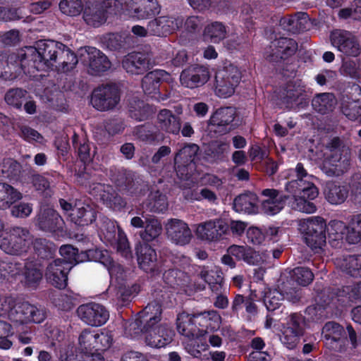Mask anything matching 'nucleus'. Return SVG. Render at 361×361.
<instances>
[{"label":"nucleus","instance_id":"obj_1","mask_svg":"<svg viewBox=\"0 0 361 361\" xmlns=\"http://www.w3.org/2000/svg\"><path fill=\"white\" fill-rule=\"evenodd\" d=\"M294 171L297 179L288 181L285 185V190L291 197L276 189L262 191L261 209L263 213L269 216L277 214L283 209L287 200L289 207L295 211L305 214L316 212L317 206L313 201L319 195V189L313 181L314 176L309 175L301 163L296 165Z\"/></svg>","mask_w":361,"mask_h":361},{"label":"nucleus","instance_id":"obj_2","mask_svg":"<svg viewBox=\"0 0 361 361\" xmlns=\"http://www.w3.org/2000/svg\"><path fill=\"white\" fill-rule=\"evenodd\" d=\"M20 63L25 74L35 76V72L56 68L59 73H68L78 62L76 55L65 44L54 40H40L35 46L22 49Z\"/></svg>","mask_w":361,"mask_h":361},{"label":"nucleus","instance_id":"obj_3","mask_svg":"<svg viewBox=\"0 0 361 361\" xmlns=\"http://www.w3.org/2000/svg\"><path fill=\"white\" fill-rule=\"evenodd\" d=\"M298 230L303 234L307 245L319 253L325 247L326 238L332 247H341L346 241L349 226L338 219L326 224L324 218L317 216L300 220Z\"/></svg>","mask_w":361,"mask_h":361},{"label":"nucleus","instance_id":"obj_4","mask_svg":"<svg viewBox=\"0 0 361 361\" xmlns=\"http://www.w3.org/2000/svg\"><path fill=\"white\" fill-rule=\"evenodd\" d=\"M59 252L66 264L72 267L79 263L88 261L98 262L107 269L110 276L111 286L118 288V294L123 301L128 300L132 294L130 290L126 288L125 283L126 274L123 267L113 261L109 252L106 250L88 249L78 252V250L71 245H63L59 249Z\"/></svg>","mask_w":361,"mask_h":361},{"label":"nucleus","instance_id":"obj_5","mask_svg":"<svg viewBox=\"0 0 361 361\" xmlns=\"http://www.w3.org/2000/svg\"><path fill=\"white\" fill-rule=\"evenodd\" d=\"M0 317L7 318L13 326H19L27 324H41L47 315L40 306L10 296H0Z\"/></svg>","mask_w":361,"mask_h":361},{"label":"nucleus","instance_id":"obj_6","mask_svg":"<svg viewBox=\"0 0 361 361\" xmlns=\"http://www.w3.org/2000/svg\"><path fill=\"white\" fill-rule=\"evenodd\" d=\"M317 156L322 161L320 169L327 176H340L350 168L349 149L338 137L329 140L324 152Z\"/></svg>","mask_w":361,"mask_h":361},{"label":"nucleus","instance_id":"obj_7","mask_svg":"<svg viewBox=\"0 0 361 361\" xmlns=\"http://www.w3.org/2000/svg\"><path fill=\"white\" fill-rule=\"evenodd\" d=\"M96 173L85 171L77 174L76 181L88 190L90 194L99 200L106 207L120 211L126 205V201L109 185L102 184Z\"/></svg>","mask_w":361,"mask_h":361},{"label":"nucleus","instance_id":"obj_8","mask_svg":"<svg viewBox=\"0 0 361 361\" xmlns=\"http://www.w3.org/2000/svg\"><path fill=\"white\" fill-rule=\"evenodd\" d=\"M199 146L194 143L185 144L175 154L174 168L178 178L185 183L180 185L183 190L191 188L197 183L195 159Z\"/></svg>","mask_w":361,"mask_h":361},{"label":"nucleus","instance_id":"obj_9","mask_svg":"<svg viewBox=\"0 0 361 361\" xmlns=\"http://www.w3.org/2000/svg\"><path fill=\"white\" fill-rule=\"evenodd\" d=\"M32 235L21 226H13L0 235V249L11 255L21 256L31 249Z\"/></svg>","mask_w":361,"mask_h":361},{"label":"nucleus","instance_id":"obj_10","mask_svg":"<svg viewBox=\"0 0 361 361\" xmlns=\"http://www.w3.org/2000/svg\"><path fill=\"white\" fill-rule=\"evenodd\" d=\"M122 9V5L118 0L94 2L85 8L83 19L88 25L98 27L106 22L108 14L119 13Z\"/></svg>","mask_w":361,"mask_h":361},{"label":"nucleus","instance_id":"obj_11","mask_svg":"<svg viewBox=\"0 0 361 361\" xmlns=\"http://www.w3.org/2000/svg\"><path fill=\"white\" fill-rule=\"evenodd\" d=\"M238 126L236 109L233 106L220 107L214 111L209 121L208 130L216 136L223 135Z\"/></svg>","mask_w":361,"mask_h":361},{"label":"nucleus","instance_id":"obj_12","mask_svg":"<svg viewBox=\"0 0 361 361\" xmlns=\"http://www.w3.org/2000/svg\"><path fill=\"white\" fill-rule=\"evenodd\" d=\"M241 80L239 68L229 64L219 70L215 76V94L220 98H228L233 94Z\"/></svg>","mask_w":361,"mask_h":361},{"label":"nucleus","instance_id":"obj_13","mask_svg":"<svg viewBox=\"0 0 361 361\" xmlns=\"http://www.w3.org/2000/svg\"><path fill=\"white\" fill-rule=\"evenodd\" d=\"M37 226L44 232L51 233L56 240L68 236L64 221L56 210L50 207H42L37 216Z\"/></svg>","mask_w":361,"mask_h":361},{"label":"nucleus","instance_id":"obj_14","mask_svg":"<svg viewBox=\"0 0 361 361\" xmlns=\"http://www.w3.org/2000/svg\"><path fill=\"white\" fill-rule=\"evenodd\" d=\"M331 45L348 57H357L361 54V45L352 32L343 30H335L330 34Z\"/></svg>","mask_w":361,"mask_h":361},{"label":"nucleus","instance_id":"obj_15","mask_svg":"<svg viewBox=\"0 0 361 361\" xmlns=\"http://www.w3.org/2000/svg\"><path fill=\"white\" fill-rule=\"evenodd\" d=\"M80 54L82 62L87 67L88 73L92 75H98L111 68V63L108 57L95 47L82 48Z\"/></svg>","mask_w":361,"mask_h":361},{"label":"nucleus","instance_id":"obj_16","mask_svg":"<svg viewBox=\"0 0 361 361\" xmlns=\"http://www.w3.org/2000/svg\"><path fill=\"white\" fill-rule=\"evenodd\" d=\"M123 9L129 17L137 20H146L158 15L161 6L157 0H125Z\"/></svg>","mask_w":361,"mask_h":361},{"label":"nucleus","instance_id":"obj_17","mask_svg":"<svg viewBox=\"0 0 361 361\" xmlns=\"http://www.w3.org/2000/svg\"><path fill=\"white\" fill-rule=\"evenodd\" d=\"M76 312L82 322L93 327L103 326L109 319V312L106 307L96 302L80 305Z\"/></svg>","mask_w":361,"mask_h":361},{"label":"nucleus","instance_id":"obj_18","mask_svg":"<svg viewBox=\"0 0 361 361\" xmlns=\"http://www.w3.org/2000/svg\"><path fill=\"white\" fill-rule=\"evenodd\" d=\"M118 90L114 85H106L96 88L91 97L92 106L98 111L113 109L119 102Z\"/></svg>","mask_w":361,"mask_h":361},{"label":"nucleus","instance_id":"obj_19","mask_svg":"<svg viewBox=\"0 0 361 361\" xmlns=\"http://www.w3.org/2000/svg\"><path fill=\"white\" fill-rule=\"evenodd\" d=\"M228 225L222 219H210L196 226L197 238L208 243L219 241L227 233Z\"/></svg>","mask_w":361,"mask_h":361},{"label":"nucleus","instance_id":"obj_20","mask_svg":"<svg viewBox=\"0 0 361 361\" xmlns=\"http://www.w3.org/2000/svg\"><path fill=\"white\" fill-rule=\"evenodd\" d=\"M183 23L182 17L177 15L161 16L149 21L147 27L151 36L165 37L181 27Z\"/></svg>","mask_w":361,"mask_h":361},{"label":"nucleus","instance_id":"obj_21","mask_svg":"<svg viewBox=\"0 0 361 361\" xmlns=\"http://www.w3.org/2000/svg\"><path fill=\"white\" fill-rule=\"evenodd\" d=\"M336 302L335 296L332 295L330 298V295L326 291L318 293L315 298V304L306 308V318L312 322H318L326 317L329 314L332 313Z\"/></svg>","mask_w":361,"mask_h":361},{"label":"nucleus","instance_id":"obj_22","mask_svg":"<svg viewBox=\"0 0 361 361\" xmlns=\"http://www.w3.org/2000/svg\"><path fill=\"white\" fill-rule=\"evenodd\" d=\"M283 95L282 102L288 109L296 110L307 103L305 85L299 80L289 82Z\"/></svg>","mask_w":361,"mask_h":361},{"label":"nucleus","instance_id":"obj_23","mask_svg":"<svg viewBox=\"0 0 361 361\" xmlns=\"http://www.w3.org/2000/svg\"><path fill=\"white\" fill-rule=\"evenodd\" d=\"M110 178L121 190H126L129 195L139 197L145 193L146 185L135 173L119 171L117 178L110 175Z\"/></svg>","mask_w":361,"mask_h":361},{"label":"nucleus","instance_id":"obj_24","mask_svg":"<svg viewBox=\"0 0 361 361\" xmlns=\"http://www.w3.org/2000/svg\"><path fill=\"white\" fill-rule=\"evenodd\" d=\"M165 229L168 239L176 245H186L192 238L188 224L181 219H169L165 224Z\"/></svg>","mask_w":361,"mask_h":361},{"label":"nucleus","instance_id":"obj_25","mask_svg":"<svg viewBox=\"0 0 361 361\" xmlns=\"http://www.w3.org/2000/svg\"><path fill=\"white\" fill-rule=\"evenodd\" d=\"M324 345L329 350L342 351L348 342L346 331L342 326L335 322H327L322 329Z\"/></svg>","mask_w":361,"mask_h":361},{"label":"nucleus","instance_id":"obj_26","mask_svg":"<svg viewBox=\"0 0 361 361\" xmlns=\"http://www.w3.org/2000/svg\"><path fill=\"white\" fill-rule=\"evenodd\" d=\"M173 336L174 331L166 324H160L145 330V343L151 348H164L173 341Z\"/></svg>","mask_w":361,"mask_h":361},{"label":"nucleus","instance_id":"obj_27","mask_svg":"<svg viewBox=\"0 0 361 361\" xmlns=\"http://www.w3.org/2000/svg\"><path fill=\"white\" fill-rule=\"evenodd\" d=\"M302 318L300 314L296 313L291 314L288 317L286 322V327L280 337L281 343L288 349L295 348L300 341V337L302 334Z\"/></svg>","mask_w":361,"mask_h":361},{"label":"nucleus","instance_id":"obj_28","mask_svg":"<svg viewBox=\"0 0 361 361\" xmlns=\"http://www.w3.org/2000/svg\"><path fill=\"white\" fill-rule=\"evenodd\" d=\"M72 266L66 264L61 259H57L49 264L45 276L47 280L58 288H63L67 286L68 274Z\"/></svg>","mask_w":361,"mask_h":361},{"label":"nucleus","instance_id":"obj_29","mask_svg":"<svg viewBox=\"0 0 361 361\" xmlns=\"http://www.w3.org/2000/svg\"><path fill=\"white\" fill-rule=\"evenodd\" d=\"M209 78V72L207 67L195 66L183 70L180 80L183 86L192 89L204 85Z\"/></svg>","mask_w":361,"mask_h":361},{"label":"nucleus","instance_id":"obj_30","mask_svg":"<svg viewBox=\"0 0 361 361\" xmlns=\"http://www.w3.org/2000/svg\"><path fill=\"white\" fill-rule=\"evenodd\" d=\"M149 56L142 52H132L126 55L122 61V66L132 75H140L149 67Z\"/></svg>","mask_w":361,"mask_h":361},{"label":"nucleus","instance_id":"obj_31","mask_svg":"<svg viewBox=\"0 0 361 361\" xmlns=\"http://www.w3.org/2000/svg\"><path fill=\"white\" fill-rule=\"evenodd\" d=\"M70 220L76 225L86 226L92 224L96 219V212L92 205L81 200L76 201Z\"/></svg>","mask_w":361,"mask_h":361},{"label":"nucleus","instance_id":"obj_32","mask_svg":"<svg viewBox=\"0 0 361 361\" xmlns=\"http://www.w3.org/2000/svg\"><path fill=\"white\" fill-rule=\"evenodd\" d=\"M196 322L199 326L200 336H204L220 328L221 317L216 311L210 310L196 314Z\"/></svg>","mask_w":361,"mask_h":361},{"label":"nucleus","instance_id":"obj_33","mask_svg":"<svg viewBox=\"0 0 361 361\" xmlns=\"http://www.w3.org/2000/svg\"><path fill=\"white\" fill-rule=\"evenodd\" d=\"M351 90L353 95L343 100L341 111L349 120L356 121L361 116V87L355 85Z\"/></svg>","mask_w":361,"mask_h":361},{"label":"nucleus","instance_id":"obj_34","mask_svg":"<svg viewBox=\"0 0 361 361\" xmlns=\"http://www.w3.org/2000/svg\"><path fill=\"white\" fill-rule=\"evenodd\" d=\"M336 267L342 272L361 278V255H344L334 260Z\"/></svg>","mask_w":361,"mask_h":361},{"label":"nucleus","instance_id":"obj_35","mask_svg":"<svg viewBox=\"0 0 361 361\" xmlns=\"http://www.w3.org/2000/svg\"><path fill=\"white\" fill-rule=\"evenodd\" d=\"M138 264L146 272L157 271V256L154 249L147 243H140L136 247Z\"/></svg>","mask_w":361,"mask_h":361},{"label":"nucleus","instance_id":"obj_36","mask_svg":"<svg viewBox=\"0 0 361 361\" xmlns=\"http://www.w3.org/2000/svg\"><path fill=\"white\" fill-rule=\"evenodd\" d=\"M170 74L161 69L148 73L142 80V88L146 94H157L161 82H169Z\"/></svg>","mask_w":361,"mask_h":361},{"label":"nucleus","instance_id":"obj_37","mask_svg":"<svg viewBox=\"0 0 361 361\" xmlns=\"http://www.w3.org/2000/svg\"><path fill=\"white\" fill-rule=\"evenodd\" d=\"M164 283L171 288L180 293L186 291V288L190 286V279L188 273L178 269H170L163 274Z\"/></svg>","mask_w":361,"mask_h":361},{"label":"nucleus","instance_id":"obj_38","mask_svg":"<svg viewBox=\"0 0 361 361\" xmlns=\"http://www.w3.org/2000/svg\"><path fill=\"white\" fill-rule=\"evenodd\" d=\"M309 16L305 12H297L294 15L286 16L280 19V26L285 30L296 33L308 28Z\"/></svg>","mask_w":361,"mask_h":361},{"label":"nucleus","instance_id":"obj_39","mask_svg":"<svg viewBox=\"0 0 361 361\" xmlns=\"http://www.w3.org/2000/svg\"><path fill=\"white\" fill-rule=\"evenodd\" d=\"M177 330L181 335L190 338L199 337L200 330L196 322V314L183 312L178 314L176 319Z\"/></svg>","mask_w":361,"mask_h":361},{"label":"nucleus","instance_id":"obj_40","mask_svg":"<svg viewBox=\"0 0 361 361\" xmlns=\"http://www.w3.org/2000/svg\"><path fill=\"white\" fill-rule=\"evenodd\" d=\"M161 313V305L154 301L149 303L137 316L144 324L145 330L160 324Z\"/></svg>","mask_w":361,"mask_h":361},{"label":"nucleus","instance_id":"obj_41","mask_svg":"<svg viewBox=\"0 0 361 361\" xmlns=\"http://www.w3.org/2000/svg\"><path fill=\"white\" fill-rule=\"evenodd\" d=\"M157 125L161 130L173 135H178L180 130L179 117L166 109H161L158 113Z\"/></svg>","mask_w":361,"mask_h":361},{"label":"nucleus","instance_id":"obj_42","mask_svg":"<svg viewBox=\"0 0 361 361\" xmlns=\"http://www.w3.org/2000/svg\"><path fill=\"white\" fill-rule=\"evenodd\" d=\"M21 272L23 276L22 282L29 288H36L42 279V269L36 262L26 261L24 262Z\"/></svg>","mask_w":361,"mask_h":361},{"label":"nucleus","instance_id":"obj_43","mask_svg":"<svg viewBox=\"0 0 361 361\" xmlns=\"http://www.w3.org/2000/svg\"><path fill=\"white\" fill-rule=\"evenodd\" d=\"M258 198L252 192H246L236 197L233 201V209L238 213L254 214L258 211Z\"/></svg>","mask_w":361,"mask_h":361},{"label":"nucleus","instance_id":"obj_44","mask_svg":"<svg viewBox=\"0 0 361 361\" xmlns=\"http://www.w3.org/2000/svg\"><path fill=\"white\" fill-rule=\"evenodd\" d=\"M200 277L209 284L213 293H219L223 289L222 273L218 267H203L200 271Z\"/></svg>","mask_w":361,"mask_h":361},{"label":"nucleus","instance_id":"obj_45","mask_svg":"<svg viewBox=\"0 0 361 361\" xmlns=\"http://www.w3.org/2000/svg\"><path fill=\"white\" fill-rule=\"evenodd\" d=\"M271 48L274 51L273 55L281 59H286L295 54L298 49V44L293 39L280 37L271 42Z\"/></svg>","mask_w":361,"mask_h":361},{"label":"nucleus","instance_id":"obj_46","mask_svg":"<svg viewBox=\"0 0 361 361\" xmlns=\"http://www.w3.org/2000/svg\"><path fill=\"white\" fill-rule=\"evenodd\" d=\"M324 194L328 202L337 205L345 202L348 195V189L345 185H337L330 181L326 183Z\"/></svg>","mask_w":361,"mask_h":361},{"label":"nucleus","instance_id":"obj_47","mask_svg":"<svg viewBox=\"0 0 361 361\" xmlns=\"http://www.w3.org/2000/svg\"><path fill=\"white\" fill-rule=\"evenodd\" d=\"M23 198V194L5 183H0V209L5 210Z\"/></svg>","mask_w":361,"mask_h":361},{"label":"nucleus","instance_id":"obj_48","mask_svg":"<svg viewBox=\"0 0 361 361\" xmlns=\"http://www.w3.org/2000/svg\"><path fill=\"white\" fill-rule=\"evenodd\" d=\"M226 33V26L221 22L214 21L204 27L202 37L206 42L217 44L225 39Z\"/></svg>","mask_w":361,"mask_h":361},{"label":"nucleus","instance_id":"obj_49","mask_svg":"<svg viewBox=\"0 0 361 361\" xmlns=\"http://www.w3.org/2000/svg\"><path fill=\"white\" fill-rule=\"evenodd\" d=\"M336 104V99L331 93L324 92L317 94L312 101L313 109L321 114L331 112Z\"/></svg>","mask_w":361,"mask_h":361},{"label":"nucleus","instance_id":"obj_50","mask_svg":"<svg viewBox=\"0 0 361 361\" xmlns=\"http://www.w3.org/2000/svg\"><path fill=\"white\" fill-rule=\"evenodd\" d=\"M144 230L140 231V238L145 242H151L158 238L162 231V226L159 221L154 216L145 218Z\"/></svg>","mask_w":361,"mask_h":361},{"label":"nucleus","instance_id":"obj_51","mask_svg":"<svg viewBox=\"0 0 361 361\" xmlns=\"http://www.w3.org/2000/svg\"><path fill=\"white\" fill-rule=\"evenodd\" d=\"M150 106L144 101L133 99L129 103V114L131 118L141 121L147 119L152 113Z\"/></svg>","mask_w":361,"mask_h":361},{"label":"nucleus","instance_id":"obj_52","mask_svg":"<svg viewBox=\"0 0 361 361\" xmlns=\"http://www.w3.org/2000/svg\"><path fill=\"white\" fill-rule=\"evenodd\" d=\"M145 206L149 212L164 213L168 209V200L165 195L157 190L150 192Z\"/></svg>","mask_w":361,"mask_h":361},{"label":"nucleus","instance_id":"obj_53","mask_svg":"<svg viewBox=\"0 0 361 361\" xmlns=\"http://www.w3.org/2000/svg\"><path fill=\"white\" fill-rule=\"evenodd\" d=\"M118 231H121L116 221L109 219H104L103 220V224L100 228L99 236L101 240L108 245L116 242Z\"/></svg>","mask_w":361,"mask_h":361},{"label":"nucleus","instance_id":"obj_54","mask_svg":"<svg viewBox=\"0 0 361 361\" xmlns=\"http://www.w3.org/2000/svg\"><path fill=\"white\" fill-rule=\"evenodd\" d=\"M95 341V331L89 329H84L78 337L77 354L96 351Z\"/></svg>","mask_w":361,"mask_h":361},{"label":"nucleus","instance_id":"obj_55","mask_svg":"<svg viewBox=\"0 0 361 361\" xmlns=\"http://www.w3.org/2000/svg\"><path fill=\"white\" fill-rule=\"evenodd\" d=\"M53 305L61 311H69L74 307L75 295L71 291L57 292L51 295Z\"/></svg>","mask_w":361,"mask_h":361},{"label":"nucleus","instance_id":"obj_56","mask_svg":"<svg viewBox=\"0 0 361 361\" xmlns=\"http://www.w3.org/2000/svg\"><path fill=\"white\" fill-rule=\"evenodd\" d=\"M339 72L345 78L361 79V61L343 59Z\"/></svg>","mask_w":361,"mask_h":361},{"label":"nucleus","instance_id":"obj_57","mask_svg":"<svg viewBox=\"0 0 361 361\" xmlns=\"http://www.w3.org/2000/svg\"><path fill=\"white\" fill-rule=\"evenodd\" d=\"M336 301L344 302V298L349 301L361 300V281L344 286L335 296Z\"/></svg>","mask_w":361,"mask_h":361},{"label":"nucleus","instance_id":"obj_58","mask_svg":"<svg viewBox=\"0 0 361 361\" xmlns=\"http://www.w3.org/2000/svg\"><path fill=\"white\" fill-rule=\"evenodd\" d=\"M35 253L41 258L51 257L56 251L54 244L45 238L32 236V245Z\"/></svg>","mask_w":361,"mask_h":361},{"label":"nucleus","instance_id":"obj_59","mask_svg":"<svg viewBox=\"0 0 361 361\" xmlns=\"http://www.w3.org/2000/svg\"><path fill=\"white\" fill-rule=\"evenodd\" d=\"M289 277L296 284L306 286L312 281L314 274L309 268L298 267L289 272Z\"/></svg>","mask_w":361,"mask_h":361},{"label":"nucleus","instance_id":"obj_60","mask_svg":"<svg viewBox=\"0 0 361 361\" xmlns=\"http://www.w3.org/2000/svg\"><path fill=\"white\" fill-rule=\"evenodd\" d=\"M20 173V165L13 159H5L0 165V176L3 178L14 180Z\"/></svg>","mask_w":361,"mask_h":361},{"label":"nucleus","instance_id":"obj_61","mask_svg":"<svg viewBox=\"0 0 361 361\" xmlns=\"http://www.w3.org/2000/svg\"><path fill=\"white\" fill-rule=\"evenodd\" d=\"M202 337H190L191 340L185 343V350L194 357H200L202 352L207 350L209 348V344L202 340Z\"/></svg>","mask_w":361,"mask_h":361},{"label":"nucleus","instance_id":"obj_62","mask_svg":"<svg viewBox=\"0 0 361 361\" xmlns=\"http://www.w3.org/2000/svg\"><path fill=\"white\" fill-rule=\"evenodd\" d=\"M145 334L144 324L137 316L124 324V336L131 339L138 338L141 334Z\"/></svg>","mask_w":361,"mask_h":361},{"label":"nucleus","instance_id":"obj_63","mask_svg":"<svg viewBox=\"0 0 361 361\" xmlns=\"http://www.w3.org/2000/svg\"><path fill=\"white\" fill-rule=\"evenodd\" d=\"M61 11L69 16H78L85 9L82 0H61L59 4Z\"/></svg>","mask_w":361,"mask_h":361},{"label":"nucleus","instance_id":"obj_64","mask_svg":"<svg viewBox=\"0 0 361 361\" xmlns=\"http://www.w3.org/2000/svg\"><path fill=\"white\" fill-rule=\"evenodd\" d=\"M361 240V214L354 216L350 221L346 235V242L356 244Z\"/></svg>","mask_w":361,"mask_h":361}]
</instances>
